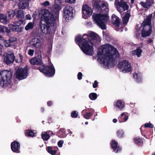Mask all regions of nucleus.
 <instances>
[{
    "label": "nucleus",
    "mask_w": 155,
    "mask_h": 155,
    "mask_svg": "<svg viewBox=\"0 0 155 155\" xmlns=\"http://www.w3.org/2000/svg\"><path fill=\"white\" fill-rule=\"evenodd\" d=\"M83 17L86 19L90 17L93 13L92 9L89 6L85 5L82 8Z\"/></svg>",
    "instance_id": "ddd939ff"
},
{
    "label": "nucleus",
    "mask_w": 155,
    "mask_h": 155,
    "mask_svg": "<svg viewBox=\"0 0 155 155\" xmlns=\"http://www.w3.org/2000/svg\"><path fill=\"white\" fill-rule=\"evenodd\" d=\"M76 0H65V1L67 2L70 3H73L75 2Z\"/></svg>",
    "instance_id": "603ef678"
},
{
    "label": "nucleus",
    "mask_w": 155,
    "mask_h": 155,
    "mask_svg": "<svg viewBox=\"0 0 155 155\" xmlns=\"http://www.w3.org/2000/svg\"><path fill=\"white\" fill-rule=\"evenodd\" d=\"M111 145L114 151L115 152L117 153L121 150V148L118 146L117 143L115 140H113L111 142Z\"/></svg>",
    "instance_id": "6ab92c4d"
},
{
    "label": "nucleus",
    "mask_w": 155,
    "mask_h": 155,
    "mask_svg": "<svg viewBox=\"0 0 155 155\" xmlns=\"http://www.w3.org/2000/svg\"><path fill=\"white\" fill-rule=\"evenodd\" d=\"M85 124H88V122H86L85 123Z\"/></svg>",
    "instance_id": "e2e57ef3"
},
{
    "label": "nucleus",
    "mask_w": 155,
    "mask_h": 155,
    "mask_svg": "<svg viewBox=\"0 0 155 155\" xmlns=\"http://www.w3.org/2000/svg\"><path fill=\"white\" fill-rule=\"evenodd\" d=\"M114 5L117 10L120 13L127 10L129 8V6L127 3L122 0H115Z\"/></svg>",
    "instance_id": "1a4fd4ad"
},
{
    "label": "nucleus",
    "mask_w": 155,
    "mask_h": 155,
    "mask_svg": "<svg viewBox=\"0 0 155 155\" xmlns=\"http://www.w3.org/2000/svg\"><path fill=\"white\" fill-rule=\"evenodd\" d=\"M52 134L53 132L51 131H47L42 134V137L43 140H47L50 137L49 135Z\"/></svg>",
    "instance_id": "4be33fe9"
},
{
    "label": "nucleus",
    "mask_w": 155,
    "mask_h": 155,
    "mask_svg": "<svg viewBox=\"0 0 155 155\" xmlns=\"http://www.w3.org/2000/svg\"><path fill=\"white\" fill-rule=\"evenodd\" d=\"M87 24L88 25L91 26L92 25V23H91V22L90 21V22H88L87 23Z\"/></svg>",
    "instance_id": "bf43d9fd"
},
{
    "label": "nucleus",
    "mask_w": 155,
    "mask_h": 155,
    "mask_svg": "<svg viewBox=\"0 0 155 155\" xmlns=\"http://www.w3.org/2000/svg\"><path fill=\"white\" fill-rule=\"evenodd\" d=\"M32 64H38L41 63V56H38L32 59L30 61Z\"/></svg>",
    "instance_id": "a211bd4d"
},
{
    "label": "nucleus",
    "mask_w": 155,
    "mask_h": 155,
    "mask_svg": "<svg viewBox=\"0 0 155 155\" xmlns=\"http://www.w3.org/2000/svg\"><path fill=\"white\" fill-rule=\"evenodd\" d=\"M34 23L31 22L29 23L25 27V30H28L32 28L34 26Z\"/></svg>",
    "instance_id": "473e14b6"
},
{
    "label": "nucleus",
    "mask_w": 155,
    "mask_h": 155,
    "mask_svg": "<svg viewBox=\"0 0 155 155\" xmlns=\"http://www.w3.org/2000/svg\"><path fill=\"white\" fill-rule=\"evenodd\" d=\"M38 69L41 72L43 73L47 76L52 77L55 73L54 69L52 65L49 66H41Z\"/></svg>",
    "instance_id": "0eeeda50"
},
{
    "label": "nucleus",
    "mask_w": 155,
    "mask_h": 155,
    "mask_svg": "<svg viewBox=\"0 0 155 155\" xmlns=\"http://www.w3.org/2000/svg\"><path fill=\"white\" fill-rule=\"evenodd\" d=\"M118 54L117 51L114 47L106 44L99 47L97 57L104 67L110 68L114 66L113 59Z\"/></svg>",
    "instance_id": "f257e3e1"
},
{
    "label": "nucleus",
    "mask_w": 155,
    "mask_h": 155,
    "mask_svg": "<svg viewBox=\"0 0 155 155\" xmlns=\"http://www.w3.org/2000/svg\"><path fill=\"white\" fill-rule=\"evenodd\" d=\"M26 18L27 19L30 20L31 19V15L29 14H28L26 16Z\"/></svg>",
    "instance_id": "5fc2aeb1"
},
{
    "label": "nucleus",
    "mask_w": 155,
    "mask_h": 155,
    "mask_svg": "<svg viewBox=\"0 0 155 155\" xmlns=\"http://www.w3.org/2000/svg\"><path fill=\"white\" fill-rule=\"evenodd\" d=\"M91 115V113H86L85 114H84V116L85 118L86 119H88L89 118L90 116Z\"/></svg>",
    "instance_id": "09e8293b"
},
{
    "label": "nucleus",
    "mask_w": 155,
    "mask_h": 155,
    "mask_svg": "<svg viewBox=\"0 0 155 155\" xmlns=\"http://www.w3.org/2000/svg\"><path fill=\"white\" fill-rule=\"evenodd\" d=\"M153 3V0H146L145 3L140 2L141 5L146 8H149Z\"/></svg>",
    "instance_id": "412c9836"
},
{
    "label": "nucleus",
    "mask_w": 155,
    "mask_h": 155,
    "mask_svg": "<svg viewBox=\"0 0 155 155\" xmlns=\"http://www.w3.org/2000/svg\"><path fill=\"white\" fill-rule=\"evenodd\" d=\"M62 0H54V2L55 3L58 4H61Z\"/></svg>",
    "instance_id": "864d4df0"
},
{
    "label": "nucleus",
    "mask_w": 155,
    "mask_h": 155,
    "mask_svg": "<svg viewBox=\"0 0 155 155\" xmlns=\"http://www.w3.org/2000/svg\"><path fill=\"white\" fill-rule=\"evenodd\" d=\"M47 150L49 153L53 155L55 154L56 153V151L55 150H52V148L51 147H48Z\"/></svg>",
    "instance_id": "f704fd0d"
},
{
    "label": "nucleus",
    "mask_w": 155,
    "mask_h": 155,
    "mask_svg": "<svg viewBox=\"0 0 155 155\" xmlns=\"http://www.w3.org/2000/svg\"><path fill=\"white\" fill-rule=\"evenodd\" d=\"M121 117L122 119L124 120V121H126L128 119V116H126L125 114L124 113H123L122 114Z\"/></svg>",
    "instance_id": "37998d69"
},
{
    "label": "nucleus",
    "mask_w": 155,
    "mask_h": 155,
    "mask_svg": "<svg viewBox=\"0 0 155 155\" xmlns=\"http://www.w3.org/2000/svg\"><path fill=\"white\" fill-rule=\"evenodd\" d=\"M114 105L118 107L120 110L121 109L124 107V103L120 100H118L117 101L115 102Z\"/></svg>",
    "instance_id": "393cba45"
},
{
    "label": "nucleus",
    "mask_w": 155,
    "mask_h": 155,
    "mask_svg": "<svg viewBox=\"0 0 155 155\" xmlns=\"http://www.w3.org/2000/svg\"><path fill=\"white\" fill-rule=\"evenodd\" d=\"M94 6L97 9L105 14H94L93 15V20L94 22L102 29H106L105 23L109 19L108 13L109 11L108 4L106 2H104L100 5L98 2L94 0Z\"/></svg>",
    "instance_id": "7ed1b4c3"
},
{
    "label": "nucleus",
    "mask_w": 155,
    "mask_h": 155,
    "mask_svg": "<svg viewBox=\"0 0 155 155\" xmlns=\"http://www.w3.org/2000/svg\"><path fill=\"white\" fill-rule=\"evenodd\" d=\"M152 155H155V152H154V153L153 154H152Z\"/></svg>",
    "instance_id": "69168bd1"
},
{
    "label": "nucleus",
    "mask_w": 155,
    "mask_h": 155,
    "mask_svg": "<svg viewBox=\"0 0 155 155\" xmlns=\"http://www.w3.org/2000/svg\"><path fill=\"white\" fill-rule=\"evenodd\" d=\"M113 122H114V123H116L117 122V120L116 119H114L113 120Z\"/></svg>",
    "instance_id": "13d9d810"
},
{
    "label": "nucleus",
    "mask_w": 155,
    "mask_h": 155,
    "mask_svg": "<svg viewBox=\"0 0 155 155\" xmlns=\"http://www.w3.org/2000/svg\"><path fill=\"white\" fill-rule=\"evenodd\" d=\"M18 5L20 9H24L28 7L29 0H19Z\"/></svg>",
    "instance_id": "f3484780"
},
{
    "label": "nucleus",
    "mask_w": 155,
    "mask_h": 155,
    "mask_svg": "<svg viewBox=\"0 0 155 155\" xmlns=\"http://www.w3.org/2000/svg\"><path fill=\"white\" fill-rule=\"evenodd\" d=\"M117 136L119 137H121L123 136V132L121 130H119L118 131L117 133Z\"/></svg>",
    "instance_id": "ea45409f"
},
{
    "label": "nucleus",
    "mask_w": 155,
    "mask_h": 155,
    "mask_svg": "<svg viewBox=\"0 0 155 155\" xmlns=\"http://www.w3.org/2000/svg\"><path fill=\"white\" fill-rule=\"evenodd\" d=\"M41 14L42 16L40 24L41 29L43 33L48 34L51 31L50 27L56 24L57 18H54L52 14L45 9L42 10Z\"/></svg>",
    "instance_id": "20e7f679"
},
{
    "label": "nucleus",
    "mask_w": 155,
    "mask_h": 155,
    "mask_svg": "<svg viewBox=\"0 0 155 155\" xmlns=\"http://www.w3.org/2000/svg\"><path fill=\"white\" fill-rule=\"evenodd\" d=\"M78 113L75 111L71 113V116L72 117L76 118L78 116Z\"/></svg>",
    "instance_id": "79ce46f5"
},
{
    "label": "nucleus",
    "mask_w": 155,
    "mask_h": 155,
    "mask_svg": "<svg viewBox=\"0 0 155 155\" xmlns=\"http://www.w3.org/2000/svg\"><path fill=\"white\" fill-rule=\"evenodd\" d=\"M144 126L145 127H150L153 128V124L150 123H146L144 124Z\"/></svg>",
    "instance_id": "c03bdc74"
},
{
    "label": "nucleus",
    "mask_w": 155,
    "mask_h": 155,
    "mask_svg": "<svg viewBox=\"0 0 155 155\" xmlns=\"http://www.w3.org/2000/svg\"><path fill=\"white\" fill-rule=\"evenodd\" d=\"M118 66L122 72L124 73L130 72L132 69L131 64L126 60L119 62Z\"/></svg>",
    "instance_id": "9d476101"
},
{
    "label": "nucleus",
    "mask_w": 155,
    "mask_h": 155,
    "mask_svg": "<svg viewBox=\"0 0 155 155\" xmlns=\"http://www.w3.org/2000/svg\"><path fill=\"white\" fill-rule=\"evenodd\" d=\"M97 95L95 93H91L89 94V97L92 100H95L97 98Z\"/></svg>",
    "instance_id": "72a5a7b5"
},
{
    "label": "nucleus",
    "mask_w": 155,
    "mask_h": 155,
    "mask_svg": "<svg viewBox=\"0 0 155 155\" xmlns=\"http://www.w3.org/2000/svg\"><path fill=\"white\" fill-rule=\"evenodd\" d=\"M64 129H60V132H64Z\"/></svg>",
    "instance_id": "052dcab7"
},
{
    "label": "nucleus",
    "mask_w": 155,
    "mask_h": 155,
    "mask_svg": "<svg viewBox=\"0 0 155 155\" xmlns=\"http://www.w3.org/2000/svg\"><path fill=\"white\" fill-rule=\"evenodd\" d=\"M142 52V50L140 49V48H138L136 50L132 51L131 52L132 54L133 55H136L138 57L140 56Z\"/></svg>",
    "instance_id": "bb28decb"
},
{
    "label": "nucleus",
    "mask_w": 155,
    "mask_h": 155,
    "mask_svg": "<svg viewBox=\"0 0 155 155\" xmlns=\"http://www.w3.org/2000/svg\"><path fill=\"white\" fill-rule=\"evenodd\" d=\"M153 41V40L151 39H150L147 40V42L148 43H151Z\"/></svg>",
    "instance_id": "6e6d98bb"
},
{
    "label": "nucleus",
    "mask_w": 155,
    "mask_h": 155,
    "mask_svg": "<svg viewBox=\"0 0 155 155\" xmlns=\"http://www.w3.org/2000/svg\"><path fill=\"white\" fill-rule=\"evenodd\" d=\"M64 143V141L62 140L59 141L58 143V146L60 147H61L62 146V144Z\"/></svg>",
    "instance_id": "49530a36"
},
{
    "label": "nucleus",
    "mask_w": 155,
    "mask_h": 155,
    "mask_svg": "<svg viewBox=\"0 0 155 155\" xmlns=\"http://www.w3.org/2000/svg\"><path fill=\"white\" fill-rule=\"evenodd\" d=\"M9 30L7 27H5L4 26L0 25V33H4L5 32L8 33L9 32Z\"/></svg>",
    "instance_id": "c756f323"
},
{
    "label": "nucleus",
    "mask_w": 155,
    "mask_h": 155,
    "mask_svg": "<svg viewBox=\"0 0 155 155\" xmlns=\"http://www.w3.org/2000/svg\"><path fill=\"white\" fill-rule=\"evenodd\" d=\"M42 5L45 6H48L50 5V2L48 1H46L41 4Z\"/></svg>",
    "instance_id": "de8ad7c7"
},
{
    "label": "nucleus",
    "mask_w": 155,
    "mask_h": 155,
    "mask_svg": "<svg viewBox=\"0 0 155 155\" xmlns=\"http://www.w3.org/2000/svg\"><path fill=\"white\" fill-rule=\"evenodd\" d=\"M26 133L28 136L33 137L35 136V133L31 130H27Z\"/></svg>",
    "instance_id": "c9c22d12"
},
{
    "label": "nucleus",
    "mask_w": 155,
    "mask_h": 155,
    "mask_svg": "<svg viewBox=\"0 0 155 155\" xmlns=\"http://www.w3.org/2000/svg\"><path fill=\"white\" fill-rule=\"evenodd\" d=\"M52 104V102L51 101H48L47 103L48 105L49 106L51 105Z\"/></svg>",
    "instance_id": "4d7b16f0"
},
{
    "label": "nucleus",
    "mask_w": 155,
    "mask_h": 155,
    "mask_svg": "<svg viewBox=\"0 0 155 155\" xmlns=\"http://www.w3.org/2000/svg\"><path fill=\"white\" fill-rule=\"evenodd\" d=\"M3 0L4 1H7V0Z\"/></svg>",
    "instance_id": "338daca9"
},
{
    "label": "nucleus",
    "mask_w": 155,
    "mask_h": 155,
    "mask_svg": "<svg viewBox=\"0 0 155 155\" xmlns=\"http://www.w3.org/2000/svg\"><path fill=\"white\" fill-rule=\"evenodd\" d=\"M134 140L135 143H136L143 142L142 140L138 137H135Z\"/></svg>",
    "instance_id": "4c0bfd02"
},
{
    "label": "nucleus",
    "mask_w": 155,
    "mask_h": 155,
    "mask_svg": "<svg viewBox=\"0 0 155 155\" xmlns=\"http://www.w3.org/2000/svg\"><path fill=\"white\" fill-rule=\"evenodd\" d=\"M42 10H41L40 11V12H38V11H35V12L34 13H33V15H32V16L33 17L35 18V17L37 16V15H38V14H39V15L41 14V16H42V14H41V11Z\"/></svg>",
    "instance_id": "a19ab883"
},
{
    "label": "nucleus",
    "mask_w": 155,
    "mask_h": 155,
    "mask_svg": "<svg viewBox=\"0 0 155 155\" xmlns=\"http://www.w3.org/2000/svg\"><path fill=\"white\" fill-rule=\"evenodd\" d=\"M3 61L8 65H9L13 63L15 56L13 53L8 51L3 54Z\"/></svg>",
    "instance_id": "9b49d317"
},
{
    "label": "nucleus",
    "mask_w": 155,
    "mask_h": 155,
    "mask_svg": "<svg viewBox=\"0 0 155 155\" xmlns=\"http://www.w3.org/2000/svg\"><path fill=\"white\" fill-rule=\"evenodd\" d=\"M1 41V42H0V44L2 46V48L3 47V45H2L3 43H4L5 46L6 47H9L12 45V44H11L9 40H5L4 39H0V42Z\"/></svg>",
    "instance_id": "b1692460"
},
{
    "label": "nucleus",
    "mask_w": 155,
    "mask_h": 155,
    "mask_svg": "<svg viewBox=\"0 0 155 155\" xmlns=\"http://www.w3.org/2000/svg\"><path fill=\"white\" fill-rule=\"evenodd\" d=\"M141 74L139 72L135 73L133 75L134 78L137 81L139 82L141 81Z\"/></svg>",
    "instance_id": "c85d7f7f"
},
{
    "label": "nucleus",
    "mask_w": 155,
    "mask_h": 155,
    "mask_svg": "<svg viewBox=\"0 0 155 155\" xmlns=\"http://www.w3.org/2000/svg\"><path fill=\"white\" fill-rule=\"evenodd\" d=\"M130 15L129 13L127 12L123 18L122 21L124 24L126 25L128 22Z\"/></svg>",
    "instance_id": "a878e982"
},
{
    "label": "nucleus",
    "mask_w": 155,
    "mask_h": 155,
    "mask_svg": "<svg viewBox=\"0 0 155 155\" xmlns=\"http://www.w3.org/2000/svg\"><path fill=\"white\" fill-rule=\"evenodd\" d=\"M152 15H149L144 20L142 23L143 28L141 31V35L142 37H146L149 36L152 32L151 20Z\"/></svg>",
    "instance_id": "423d86ee"
},
{
    "label": "nucleus",
    "mask_w": 155,
    "mask_h": 155,
    "mask_svg": "<svg viewBox=\"0 0 155 155\" xmlns=\"http://www.w3.org/2000/svg\"><path fill=\"white\" fill-rule=\"evenodd\" d=\"M41 110H42V111H43L44 110V109L42 108H41Z\"/></svg>",
    "instance_id": "0e129e2a"
},
{
    "label": "nucleus",
    "mask_w": 155,
    "mask_h": 155,
    "mask_svg": "<svg viewBox=\"0 0 155 155\" xmlns=\"http://www.w3.org/2000/svg\"><path fill=\"white\" fill-rule=\"evenodd\" d=\"M73 9L71 6L66 7L64 10V16L65 19L71 18L73 15Z\"/></svg>",
    "instance_id": "4468645a"
},
{
    "label": "nucleus",
    "mask_w": 155,
    "mask_h": 155,
    "mask_svg": "<svg viewBox=\"0 0 155 155\" xmlns=\"http://www.w3.org/2000/svg\"><path fill=\"white\" fill-rule=\"evenodd\" d=\"M82 74L81 72H79L78 74V78L79 80H81L82 79Z\"/></svg>",
    "instance_id": "3c124183"
},
{
    "label": "nucleus",
    "mask_w": 155,
    "mask_h": 155,
    "mask_svg": "<svg viewBox=\"0 0 155 155\" xmlns=\"http://www.w3.org/2000/svg\"><path fill=\"white\" fill-rule=\"evenodd\" d=\"M61 4H58L54 3L53 7L56 11H59L61 10Z\"/></svg>",
    "instance_id": "2f4dec72"
},
{
    "label": "nucleus",
    "mask_w": 155,
    "mask_h": 155,
    "mask_svg": "<svg viewBox=\"0 0 155 155\" xmlns=\"http://www.w3.org/2000/svg\"><path fill=\"white\" fill-rule=\"evenodd\" d=\"M8 26L12 31L15 32H21L23 29L18 22H15L13 25L9 24Z\"/></svg>",
    "instance_id": "2eb2a0df"
},
{
    "label": "nucleus",
    "mask_w": 155,
    "mask_h": 155,
    "mask_svg": "<svg viewBox=\"0 0 155 155\" xmlns=\"http://www.w3.org/2000/svg\"><path fill=\"white\" fill-rule=\"evenodd\" d=\"M18 55L19 56V60L16 59L15 62L16 63H21L22 61L23 57L20 54H19Z\"/></svg>",
    "instance_id": "58836bf2"
},
{
    "label": "nucleus",
    "mask_w": 155,
    "mask_h": 155,
    "mask_svg": "<svg viewBox=\"0 0 155 155\" xmlns=\"http://www.w3.org/2000/svg\"><path fill=\"white\" fill-rule=\"evenodd\" d=\"M16 16L20 21L22 20L24 16L23 11L21 10H18L17 12Z\"/></svg>",
    "instance_id": "cd10ccee"
},
{
    "label": "nucleus",
    "mask_w": 155,
    "mask_h": 155,
    "mask_svg": "<svg viewBox=\"0 0 155 155\" xmlns=\"http://www.w3.org/2000/svg\"><path fill=\"white\" fill-rule=\"evenodd\" d=\"M30 45L34 48L37 49L41 48L42 46L41 39L40 38H34L30 40Z\"/></svg>",
    "instance_id": "f8f14e48"
},
{
    "label": "nucleus",
    "mask_w": 155,
    "mask_h": 155,
    "mask_svg": "<svg viewBox=\"0 0 155 155\" xmlns=\"http://www.w3.org/2000/svg\"><path fill=\"white\" fill-rule=\"evenodd\" d=\"M112 21L113 23L117 26H118L120 23L119 18L114 14H113L112 15Z\"/></svg>",
    "instance_id": "5701e85b"
},
{
    "label": "nucleus",
    "mask_w": 155,
    "mask_h": 155,
    "mask_svg": "<svg viewBox=\"0 0 155 155\" xmlns=\"http://www.w3.org/2000/svg\"><path fill=\"white\" fill-rule=\"evenodd\" d=\"M98 82L97 81H95L94 83L93 84V87L94 88H95L97 86Z\"/></svg>",
    "instance_id": "8fccbe9b"
},
{
    "label": "nucleus",
    "mask_w": 155,
    "mask_h": 155,
    "mask_svg": "<svg viewBox=\"0 0 155 155\" xmlns=\"http://www.w3.org/2000/svg\"><path fill=\"white\" fill-rule=\"evenodd\" d=\"M12 74L11 71L4 70L0 71V86L6 87L10 84Z\"/></svg>",
    "instance_id": "39448f33"
},
{
    "label": "nucleus",
    "mask_w": 155,
    "mask_h": 155,
    "mask_svg": "<svg viewBox=\"0 0 155 155\" xmlns=\"http://www.w3.org/2000/svg\"><path fill=\"white\" fill-rule=\"evenodd\" d=\"M9 41L11 44H12V45H13V43L16 41L17 39L15 37L12 36L9 39Z\"/></svg>",
    "instance_id": "e433bc0d"
},
{
    "label": "nucleus",
    "mask_w": 155,
    "mask_h": 155,
    "mask_svg": "<svg viewBox=\"0 0 155 155\" xmlns=\"http://www.w3.org/2000/svg\"><path fill=\"white\" fill-rule=\"evenodd\" d=\"M15 12L12 10H9L7 12V15L8 17L12 18L14 16Z\"/></svg>",
    "instance_id": "7c9ffc66"
},
{
    "label": "nucleus",
    "mask_w": 155,
    "mask_h": 155,
    "mask_svg": "<svg viewBox=\"0 0 155 155\" xmlns=\"http://www.w3.org/2000/svg\"><path fill=\"white\" fill-rule=\"evenodd\" d=\"M0 22L3 24H6L9 22V21L6 15L0 14Z\"/></svg>",
    "instance_id": "aec40b11"
},
{
    "label": "nucleus",
    "mask_w": 155,
    "mask_h": 155,
    "mask_svg": "<svg viewBox=\"0 0 155 155\" xmlns=\"http://www.w3.org/2000/svg\"><path fill=\"white\" fill-rule=\"evenodd\" d=\"M11 148L13 152L17 153H19L20 144L18 142L14 141L12 143Z\"/></svg>",
    "instance_id": "dca6fc26"
},
{
    "label": "nucleus",
    "mask_w": 155,
    "mask_h": 155,
    "mask_svg": "<svg viewBox=\"0 0 155 155\" xmlns=\"http://www.w3.org/2000/svg\"><path fill=\"white\" fill-rule=\"evenodd\" d=\"M91 38L93 40L98 39V36L96 33L91 31H88L87 34L83 35L82 38L81 36L78 35L75 38V41L82 51L86 54L92 55L94 53L93 43L89 40Z\"/></svg>",
    "instance_id": "f03ea898"
},
{
    "label": "nucleus",
    "mask_w": 155,
    "mask_h": 155,
    "mask_svg": "<svg viewBox=\"0 0 155 155\" xmlns=\"http://www.w3.org/2000/svg\"><path fill=\"white\" fill-rule=\"evenodd\" d=\"M28 71L26 67L23 68H19L16 70L14 76L19 80L24 79L28 75Z\"/></svg>",
    "instance_id": "6e6552de"
},
{
    "label": "nucleus",
    "mask_w": 155,
    "mask_h": 155,
    "mask_svg": "<svg viewBox=\"0 0 155 155\" xmlns=\"http://www.w3.org/2000/svg\"><path fill=\"white\" fill-rule=\"evenodd\" d=\"M34 52V50L33 49H29L28 51V54L30 56H32Z\"/></svg>",
    "instance_id": "a18cd8bd"
},
{
    "label": "nucleus",
    "mask_w": 155,
    "mask_h": 155,
    "mask_svg": "<svg viewBox=\"0 0 155 155\" xmlns=\"http://www.w3.org/2000/svg\"><path fill=\"white\" fill-rule=\"evenodd\" d=\"M134 0H131V3H133L134 2Z\"/></svg>",
    "instance_id": "680f3d73"
}]
</instances>
